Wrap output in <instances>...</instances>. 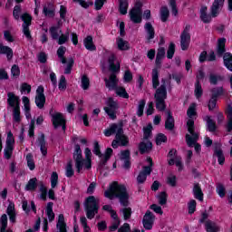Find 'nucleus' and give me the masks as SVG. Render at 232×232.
<instances>
[{
    "label": "nucleus",
    "mask_w": 232,
    "mask_h": 232,
    "mask_svg": "<svg viewBox=\"0 0 232 232\" xmlns=\"http://www.w3.org/2000/svg\"><path fill=\"white\" fill-rule=\"evenodd\" d=\"M104 197L113 200V198H119L121 206L124 207L121 210L123 215L124 220L131 218V208L130 206V193H128V188L122 184H119L118 181H113L110 184L109 188L105 190Z\"/></svg>",
    "instance_id": "1"
},
{
    "label": "nucleus",
    "mask_w": 232,
    "mask_h": 232,
    "mask_svg": "<svg viewBox=\"0 0 232 232\" xmlns=\"http://www.w3.org/2000/svg\"><path fill=\"white\" fill-rule=\"evenodd\" d=\"M105 137H111V135H116L115 139L112 140V148L117 149L119 146H127L130 144V139L128 136L124 135V129H122V124L113 123L104 130Z\"/></svg>",
    "instance_id": "2"
},
{
    "label": "nucleus",
    "mask_w": 232,
    "mask_h": 232,
    "mask_svg": "<svg viewBox=\"0 0 232 232\" xmlns=\"http://www.w3.org/2000/svg\"><path fill=\"white\" fill-rule=\"evenodd\" d=\"M85 160L82 159V150L79 144L75 145V151L73 153V159L75 160V166L78 173L82 171L84 167L86 169H92V150L90 148H86L84 150Z\"/></svg>",
    "instance_id": "3"
},
{
    "label": "nucleus",
    "mask_w": 232,
    "mask_h": 232,
    "mask_svg": "<svg viewBox=\"0 0 232 232\" xmlns=\"http://www.w3.org/2000/svg\"><path fill=\"white\" fill-rule=\"evenodd\" d=\"M109 63V70L112 72L109 78H105V86L108 90H115L119 86V79H117V75L115 73H119L121 72V63H115V54L111 53L108 59Z\"/></svg>",
    "instance_id": "4"
},
{
    "label": "nucleus",
    "mask_w": 232,
    "mask_h": 232,
    "mask_svg": "<svg viewBox=\"0 0 232 232\" xmlns=\"http://www.w3.org/2000/svg\"><path fill=\"white\" fill-rule=\"evenodd\" d=\"M101 204V199L95 198L94 196H89L85 199L84 208L86 211V217L89 220L95 218L97 213H99V208Z\"/></svg>",
    "instance_id": "5"
},
{
    "label": "nucleus",
    "mask_w": 232,
    "mask_h": 232,
    "mask_svg": "<svg viewBox=\"0 0 232 232\" xmlns=\"http://www.w3.org/2000/svg\"><path fill=\"white\" fill-rule=\"evenodd\" d=\"M162 84L156 89L154 94V99L156 101V108L160 111H164L166 110V99H168V91L166 90V82L161 81Z\"/></svg>",
    "instance_id": "6"
},
{
    "label": "nucleus",
    "mask_w": 232,
    "mask_h": 232,
    "mask_svg": "<svg viewBox=\"0 0 232 232\" xmlns=\"http://www.w3.org/2000/svg\"><path fill=\"white\" fill-rule=\"evenodd\" d=\"M187 128H188V133H190V135L189 134L186 135V142L189 148H193L194 146L195 150L197 152L200 151L201 150L200 144L197 143V140H198L199 133L195 132V130H193V120H189L187 122Z\"/></svg>",
    "instance_id": "7"
},
{
    "label": "nucleus",
    "mask_w": 232,
    "mask_h": 232,
    "mask_svg": "<svg viewBox=\"0 0 232 232\" xmlns=\"http://www.w3.org/2000/svg\"><path fill=\"white\" fill-rule=\"evenodd\" d=\"M92 151L94 155H97V157L100 158L101 168H103V166H106V163L108 162L109 159H111V155L113 154V150L111 148H108L105 151V154L102 155V153H101V146L97 141L94 142V148Z\"/></svg>",
    "instance_id": "8"
},
{
    "label": "nucleus",
    "mask_w": 232,
    "mask_h": 232,
    "mask_svg": "<svg viewBox=\"0 0 232 232\" xmlns=\"http://www.w3.org/2000/svg\"><path fill=\"white\" fill-rule=\"evenodd\" d=\"M119 110V102L114 101L113 98H109L104 107V111L109 115L110 119H117V111Z\"/></svg>",
    "instance_id": "9"
},
{
    "label": "nucleus",
    "mask_w": 232,
    "mask_h": 232,
    "mask_svg": "<svg viewBox=\"0 0 232 232\" xmlns=\"http://www.w3.org/2000/svg\"><path fill=\"white\" fill-rule=\"evenodd\" d=\"M147 162L149 163V166H144L142 169V171H140L137 177L138 184H144V182H146V179H147L148 175H151V171H152L151 168L153 167V160L151 158H148Z\"/></svg>",
    "instance_id": "10"
},
{
    "label": "nucleus",
    "mask_w": 232,
    "mask_h": 232,
    "mask_svg": "<svg viewBox=\"0 0 232 232\" xmlns=\"http://www.w3.org/2000/svg\"><path fill=\"white\" fill-rule=\"evenodd\" d=\"M23 24V34L26 37L27 41H32V33H30V25L32 24V16L28 14H24L21 16Z\"/></svg>",
    "instance_id": "11"
},
{
    "label": "nucleus",
    "mask_w": 232,
    "mask_h": 232,
    "mask_svg": "<svg viewBox=\"0 0 232 232\" xmlns=\"http://www.w3.org/2000/svg\"><path fill=\"white\" fill-rule=\"evenodd\" d=\"M52 121L54 128L62 126L63 131L66 130V119H64L63 113L55 112L54 114H52Z\"/></svg>",
    "instance_id": "12"
},
{
    "label": "nucleus",
    "mask_w": 232,
    "mask_h": 232,
    "mask_svg": "<svg viewBox=\"0 0 232 232\" xmlns=\"http://www.w3.org/2000/svg\"><path fill=\"white\" fill-rule=\"evenodd\" d=\"M180 46L181 50H188L189 48V43L191 42V35L189 34V26H186L180 35Z\"/></svg>",
    "instance_id": "13"
},
{
    "label": "nucleus",
    "mask_w": 232,
    "mask_h": 232,
    "mask_svg": "<svg viewBox=\"0 0 232 232\" xmlns=\"http://www.w3.org/2000/svg\"><path fill=\"white\" fill-rule=\"evenodd\" d=\"M130 17L132 23H142V9H140V7H134L130 12Z\"/></svg>",
    "instance_id": "14"
},
{
    "label": "nucleus",
    "mask_w": 232,
    "mask_h": 232,
    "mask_svg": "<svg viewBox=\"0 0 232 232\" xmlns=\"http://www.w3.org/2000/svg\"><path fill=\"white\" fill-rule=\"evenodd\" d=\"M155 220V216L150 211H147L145 216L143 217V226L145 229H152L153 222Z\"/></svg>",
    "instance_id": "15"
},
{
    "label": "nucleus",
    "mask_w": 232,
    "mask_h": 232,
    "mask_svg": "<svg viewBox=\"0 0 232 232\" xmlns=\"http://www.w3.org/2000/svg\"><path fill=\"white\" fill-rule=\"evenodd\" d=\"M187 115L188 117V120L187 121V123L189 122V121H193V130H195V119H197V103H191L187 111Z\"/></svg>",
    "instance_id": "16"
},
{
    "label": "nucleus",
    "mask_w": 232,
    "mask_h": 232,
    "mask_svg": "<svg viewBox=\"0 0 232 232\" xmlns=\"http://www.w3.org/2000/svg\"><path fill=\"white\" fill-rule=\"evenodd\" d=\"M225 0H215L211 6V15L212 17H217L218 14H220V10H222V6H224Z\"/></svg>",
    "instance_id": "17"
},
{
    "label": "nucleus",
    "mask_w": 232,
    "mask_h": 232,
    "mask_svg": "<svg viewBox=\"0 0 232 232\" xmlns=\"http://www.w3.org/2000/svg\"><path fill=\"white\" fill-rule=\"evenodd\" d=\"M192 193L197 200H199V202H204V192H202V188H200V184L194 183Z\"/></svg>",
    "instance_id": "18"
},
{
    "label": "nucleus",
    "mask_w": 232,
    "mask_h": 232,
    "mask_svg": "<svg viewBox=\"0 0 232 232\" xmlns=\"http://www.w3.org/2000/svg\"><path fill=\"white\" fill-rule=\"evenodd\" d=\"M43 14L45 17H54L55 15V5L52 3H47L44 5Z\"/></svg>",
    "instance_id": "19"
},
{
    "label": "nucleus",
    "mask_w": 232,
    "mask_h": 232,
    "mask_svg": "<svg viewBox=\"0 0 232 232\" xmlns=\"http://www.w3.org/2000/svg\"><path fill=\"white\" fill-rule=\"evenodd\" d=\"M7 104H9V106H11V108H19V97L15 95V93L14 92H8L7 93Z\"/></svg>",
    "instance_id": "20"
},
{
    "label": "nucleus",
    "mask_w": 232,
    "mask_h": 232,
    "mask_svg": "<svg viewBox=\"0 0 232 232\" xmlns=\"http://www.w3.org/2000/svg\"><path fill=\"white\" fill-rule=\"evenodd\" d=\"M6 213L9 217L10 222H12L13 224H15L17 214L15 213V205L13 202L9 203L6 209Z\"/></svg>",
    "instance_id": "21"
},
{
    "label": "nucleus",
    "mask_w": 232,
    "mask_h": 232,
    "mask_svg": "<svg viewBox=\"0 0 232 232\" xmlns=\"http://www.w3.org/2000/svg\"><path fill=\"white\" fill-rule=\"evenodd\" d=\"M0 54L6 55L7 61H12V59H14V50L3 44H0Z\"/></svg>",
    "instance_id": "22"
},
{
    "label": "nucleus",
    "mask_w": 232,
    "mask_h": 232,
    "mask_svg": "<svg viewBox=\"0 0 232 232\" xmlns=\"http://www.w3.org/2000/svg\"><path fill=\"white\" fill-rule=\"evenodd\" d=\"M205 229L207 232H218L220 231V226L215 221L207 220L205 221Z\"/></svg>",
    "instance_id": "23"
},
{
    "label": "nucleus",
    "mask_w": 232,
    "mask_h": 232,
    "mask_svg": "<svg viewBox=\"0 0 232 232\" xmlns=\"http://www.w3.org/2000/svg\"><path fill=\"white\" fill-rule=\"evenodd\" d=\"M145 32L147 33V41H151V39H155V28L151 23L145 24Z\"/></svg>",
    "instance_id": "24"
},
{
    "label": "nucleus",
    "mask_w": 232,
    "mask_h": 232,
    "mask_svg": "<svg viewBox=\"0 0 232 232\" xmlns=\"http://www.w3.org/2000/svg\"><path fill=\"white\" fill-rule=\"evenodd\" d=\"M83 44L86 50H89V52H95V50H97V47L93 44V37L91 35L87 36L83 40Z\"/></svg>",
    "instance_id": "25"
},
{
    "label": "nucleus",
    "mask_w": 232,
    "mask_h": 232,
    "mask_svg": "<svg viewBox=\"0 0 232 232\" xmlns=\"http://www.w3.org/2000/svg\"><path fill=\"white\" fill-rule=\"evenodd\" d=\"M214 155L218 157V162L222 166L226 162V157H224V152L220 149V144H218V148L215 149Z\"/></svg>",
    "instance_id": "26"
},
{
    "label": "nucleus",
    "mask_w": 232,
    "mask_h": 232,
    "mask_svg": "<svg viewBox=\"0 0 232 232\" xmlns=\"http://www.w3.org/2000/svg\"><path fill=\"white\" fill-rule=\"evenodd\" d=\"M116 44H117L119 50H121V51L130 50V43H128V41H126L121 37H118L116 39Z\"/></svg>",
    "instance_id": "27"
},
{
    "label": "nucleus",
    "mask_w": 232,
    "mask_h": 232,
    "mask_svg": "<svg viewBox=\"0 0 232 232\" xmlns=\"http://www.w3.org/2000/svg\"><path fill=\"white\" fill-rule=\"evenodd\" d=\"M227 123V130L232 131V107L228 105L226 110Z\"/></svg>",
    "instance_id": "28"
},
{
    "label": "nucleus",
    "mask_w": 232,
    "mask_h": 232,
    "mask_svg": "<svg viewBox=\"0 0 232 232\" xmlns=\"http://www.w3.org/2000/svg\"><path fill=\"white\" fill-rule=\"evenodd\" d=\"M56 227L57 229H59L60 232H68L66 230V222H64V215L60 214L58 216V222Z\"/></svg>",
    "instance_id": "29"
},
{
    "label": "nucleus",
    "mask_w": 232,
    "mask_h": 232,
    "mask_svg": "<svg viewBox=\"0 0 232 232\" xmlns=\"http://www.w3.org/2000/svg\"><path fill=\"white\" fill-rule=\"evenodd\" d=\"M140 153H148V151H151L153 148V144L150 140L143 141L140 143Z\"/></svg>",
    "instance_id": "30"
},
{
    "label": "nucleus",
    "mask_w": 232,
    "mask_h": 232,
    "mask_svg": "<svg viewBox=\"0 0 232 232\" xmlns=\"http://www.w3.org/2000/svg\"><path fill=\"white\" fill-rule=\"evenodd\" d=\"M38 142L42 154L44 157H46L48 153V148L46 147V141L44 140V134L41 135V137L38 139Z\"/></svg>",
    "instance_id": "31"
},
{
    "label": "nucleus",
    "mask_w": 232,
    "mask_h": 232,
    "mask_svg": "<svg viewBox=\"0 0 232 232\" xmlns=\"http://www.w3.org/2000/svg\"><path fill=\"white\" fill-rule=\"evenodd\" d=\"M200 19L203 23H211V15L208 14V7L202 6L200 9Z\"/></svg>",
    "instance_id": "32"
},
{
    "label": "nucleus",
    "mask_w": 232,
    "mask_h": 232,
    "mask_svg": "<svg viewBox=\"0 0 232 232\" xmlns=\"http://www.w3.org/2000/svg\"><path fill=\"white\" fill-rule=\"evenodd\" d=\"M168 118L165 121V128L166 130H173L175 128V119H173V116L171 115V112H167Z\"/></svg>",
    "instance_id": "33"
},
{
    "label": "nucleus",
    "mask_w": 232,
    "mask_h": 232,
    "mask_svg": "<svg viewBox=\"0 0 232 232\" xmlns=\"http://www.w3.org/2000/svg\"><path fill=\"white\" fill-rule=\"evenodd\" d=\"M46 215L49 218V222L55 220V213H53V203L49 202L46 207Z\"/></svg>",
    "instance_id": "34"
},
{
    "label": "nucleus",
    "mask_w": 232,
    "mask_h": 232,
    "mask_svg": "<svg viewBox=\"0 0 232 232\" xmlns=\"http://www.w3.org/2000/svg\"><path fill=\"white\" fill-rule=\"evenodd\" d=\"M223 60L226 68L232 72V54L229 53H226L223 56Z\"/></svg>",
    "instance_id": "35"
},
{
    "label": "nucleus",
    "mask_w": 232,
    "mask_h": 232,
    "mask_svg": "<svg viewBox=\"0 0 232 232\" xmlns=\"http://www.w3.org/2000/svg\"><path fill=\"white\" fill-rule=\"evenodd\" d=\"M205 121H207L208 131L211 133L215 132L217 130V123H215V121L211 120L209 116H206Z\"/></svg>",
    "instance_id": "36"
},
{
    "label": "nucleus",
    "mask_w": 232,
    "mask_h": 232,
    "mask_svg": "<svg viewBox=\"0 0 232 232\" xmlns=\"http://www.w3.org/2000/svg\"><path fill=\"white\" fill-rule=\"evenodd\" d=\"M226 52V38L218 40V55H222Z\"/></svg>",
    "instance_id": "37"
},
{
    "label": "nucleus",
    "mask_w": 232,
    "mask_h": 232,
    "mask_svg": "<svg viewBox=\"0 0 232 232\" xmlns=\"http://www.w3.org/2000/svg\"><path fill=\"white\" fill-rule=\"evenodd\" d=\"M159 84H160V82L159 81V70L153 69L152 70V87L154 90H157L159 88Z\"/></svg>",
    "instance_id": "38"
},
{
    "label": "nucleus",
    "mask_w": 232,
    "mask_h": 232,
    "mask_svg": "<svg viewBox=\"0 0 232 232\" xmlns=\"http://www.w3.org/2000/svg\"><path fill=\"white\" fill-rule=\"evenodd\" d=\"M26 191H35L37 189V178L31 179L25 186Z\"/></svg>",
    "instance_id": "39"
},
{
    "label": "nucleus",
    "mask_w": 232,
    "mask_h": 232,
    "mask_svg": "<svg viewBox=\"0 0 232 232\" xmlns=\"http://www.w3.org/2000/svg\"><path fill=\"white\" fill-rule=\"evenodd\" d=\"M0 232H6V227H8V216L4 214L0 218Z\"/></svg>",
    "instance_id": "40"
},
{
    "label": "nucleus",
    "mask_w": 232,
    "mask_h": 232,
    "mask_svg": "<svg viewBox=\"0 0 232 232\" xmlns=\"http://www.w3.org/2000/svg\"><path fill=\"white\" fill-rule=\"evenodd\" d=\"M114 90L118 97H121L122 99H130V94H128L124 87H117Z\"/></svg>",
    "instance_id": "41"
},
{
    "label": "nucleus",
    "mask_w": 232,
    "mask_h": 232,
    "mask_svg": "<svg viewBox=\"0 0 232 232\" xmlns=\"http://www.w3.org/2000/svg\"><path fill=\"white\" fill-rule=\"evenodd\" d=\"M212 99H218V97L222 96V95H226V92L224 91V89L222 87H217L212 89Z\"/></svg>",
    "instance_id": "42"
},
{
    "label": "nucleus",
    "mask_w": 232,
    "mask_h": 232,
    "mask_svg": "<svg viewBox=\"0 0 232 232\" xmlns=\"http://www.w3.org/2000/svg\"><path fill=\"white\" fill-rule=\"evenodd\" d=\"M46 102V97L44 95H36L35 97V104L37 108L43 110L44 108V104Z\"/></svg>",
    "instance_id": "43"
},
{
    "label": "nucleus",
    "mask_w": 232,
    "mask_h": 232,
    "mask_svg": "<svg viewBox=\"0 0 232 232\" xmlns=\"http://www.w3.org/2000/svg\"><path fill=\"white\" fill-rule=\"evenodd\" d=\"M64 53H66V47L60 46L57 50V55L62 63V64H66V57H64Z\"/></svg>",
    "instance_id": "44"
},
{
    "label": "nucleus",
    "mask_w": 232,
    "mask_h": 232,
    "mask_svg": "<svg viewBox=\"0 0 232 232\" xmlns=\"http://www.w3.org/2000/svg\"><path fill=\"white\" fill-rule=\"evenodd\" d=\"M160 14L162 23H166V21H168V18L169 17V10L166 6H162L160 8Z\"/></svg>",
    "instance_id": "45"
},
{
    "label": "nucleus",
    "mask_w": 232,
    "mask_h": 232,
    "mask_svg": "<svg viewBox=\"0 0 232 232\" xmlns=\"http://www.w3.org/2000/svg\"><path fill=\"white\" fill-rule=\"evenodd\" d=\"M24 106V111H25V117H30V99L26 96H24L22 98Z\"/></svg>",
    "instance_id": "46"
},
{
    "label": "nucleus",
    "mask_w": 232,
    "mask_h": 232,
    "mask_svg": "<svg viewBox=\"0 0 232 232\" xmlns=\"http://www.w3.org/2000/svg\"><path fill=\"white\" fill-rule=\"evenodd\" d=\"M146 106V100H140L138 104L137 115L142 117L144 115V107Z\"/></svg>",
    "instance_id": "47"
},
{
    "label": "nucleus",
    "mask_w": 232,
    "mask_h": 232,
    "mask_svg": "<svg viewBox=\"0 0 232 232\" xmlns=\"http://www.w3.org/2000/svg\"><path fill=\"white\" fill-rule=\"evenodd\" d=\"M15 144V140L14 139V134L12 131H9L7 133V138H6V146L7 148H14V145Z\"/></svg>",
    "instance_id": "48"
},
{
    "label": "nucleus",
    "mask_w": 232,
    "mask_h": 232,
    "mask_svg": "<svg viewBox=\"0 0 232 232\" xmlns=\"http://www.w3.org/2000/svg\"><path fill=\"white\" fill-rule=\"evenodd\" d=\"M120 13L121 15H126V14H128V0L120 2Z\"/></svg>",
    "instance_id": "49"
},
{
    "label": "nucleus",
    "mask_w": 232,
    "mask_h": 232,
    "mask_svg": "<svg viewBox=\"0 0 232 232\" xmlns=\"http://www.w3.org/2000/svg\"><path fill=\"white\" fill-rule=\"evenodd\" d=\"M26 160L29 169H31V171H34V169H35V162L34 161V156L30 153L27 154Z\"/></svg>",
    "instance_id": "50"
},
{
    "label": "nucleus",
    "mask_w": 232,
    "mask_h": 232,
    "mask_svg": "<svg viewBox=\"0 0 232 232\" xmlns=\"http://www.w3.org/2000/svg\"><path fill=\"white\" fill-rule=\"evenodd\" d=\"M80 223L82 224V227H83V232H92V228L88 226V219H86V217H81Z\"/></svg>",
    "instance_id": "51"
},
{
    "label": "nucleus",
    "mask_w": 232,
    "mask_h": 232,
    "mask_svg": "<svg viewBox=\"0 0 232 232\" xmlns=\"http://www.w3.org/2000/svg\"><path fill=\"white\" fill-rule=\"evenodd\" d=\"M59 182V175L57 172H53L51 175V187L52 189L57 188V184Z\"/></svg>",
    "instance_id": "52"
},
{
    "label": "nucleus",
    "mask_w": 232,
    "mask_h": 232,
    "mask_svg": "<svg viewBox=\"0 0 232 232\" xmlns=\"http://www.w3.org/2000/svg\"><path fill=\"white\" fill-rule=\"evenodd\" d=\"M58 88L60 92H66V88H67L66 77H64L63 75H62L59 80Z\"/></svg>",
    "instance_id": "53"
},
{
    "label": "nucleus",
    "mask_w": 232,
    "mask_h": 232,
    "mask_svg": "<svg viewBox=\"0 0 232 232\" xmlns=\"http://www.w3.org/2000/svg\"><path fill=\"white\" fill-rule=\"evenodd\" d=\"M216 191L221 198H224V197H226V188L224 187V185H222V183L217 184Z\"/></svg>",
    "instance_id": "54"
},
{
    "label": "nucleus",
    "mask_w": 232,
    "mask_h": 232,
    "mask_svg": "<svg viewBox=\"0 0 232 232\" xmlns=\"http://www.w3.org/2000/svg\"><path fill=\"white\" fill-rule=\"evenodd\" d=\"M194 93L197 99H200V97H202L203 91L202 85H200V82H196Z\"/></svg>",
    "instance_id": "55"
},
{
    "label": "nucleus",
    "mask_w": 232,
    "mask_h": 232,
    "mask_svg": "<svg viewBox=\"0 0 232 232\" xmlns=\"http://www.w3.org/2000/svg\"><path fill=\"white\" fill-rule=\"evenodd\" d=\"M158 200L160 206L166 205V203L168 202V194H166V192L160 193L158 196Z\"/></svg>",
    "instance_id": "56"
},
{
    "label": "nucleus",
    "mask_w": 232,
    "mask_h": 232,
    "mask_svg": "<svg viewBox=\"0 0 232 232\" xmlns=\"http://www.w3.org/2000/svg\"><path fill=\"white\" fill-rule=\"evenodd\" d=\"M39 186H40L41 198L42 200H46V195H48V189L46 188V187L43 182H40Z\"/></svg>",
    "instance_id": "57"
},
{
    "label": "nucleus",
    "mask_w": 232,
    "mask_h": 232,
    "mask_svg": "<svg viewBox=\"0 0 232 232\" xmlns=\"http://www.w3.org/2000/svg\"><path fill=\"white\" fill-rule=\"evenodd\" d=\"M70 39V34L66 33V34H62L59 37H58V44H65V43H68V40Z\"/></svg>",
    "instance_id": "58"
},
{
    "label": "nucleus",
    "mask_w": 232,
    "mask_h": 232,
    "mask_svg": "<svg viewBox=\"0 0 232 232\" xmlns=\"http://www.w3.org/2000/svg\"><path fill=\"white\" fill-rule=\"evenodd\" d=\"M12 153H14V147H5L4 150V157L7 160H10L12 159Z\"/></svg>",
    "instance_id": "59"
},
{
    "label": "nucleus",
    "mask_w": 232,
    "mask_h": 232,
    "mask_svg": "<svg viewBox=\"0 0 232 232\" xmlns=\"http://www.w3.org/2000/svg\"><path fill=\"white\" fill-rule=\"evenodd\" d=\"M65 171H66L65 172L66 177H68V178L73 177L74 171H73V165H72V161H69L67 163V166L65 168Z\"/></svg>",
    "instance_id": "60"
},
{
    "label": "nucleus",
    "mask_w": 232,
    "mask_h": 232,
    "mask_svg": "<svg viewBox=\"0 0 232 232\" xmlns=\"http://www.w3.org/2000/svg\"><path fill=\"white\" fill-rule=\"evenodd\" d=\"M21 12H22L21 5H15L14 7L13 15L16 21H19V18L21 17Z\"/></svg>",
    "instance_id": "61"
},
{
    "label": "nucleus",
    "mask_w": 232,
    "mask_h": 232,
    "mask_svg": "<svg viewBox=\"0 0 232 232\" xmlns=\"http://www.w3.org/2000/svg\"><path fill=\"white\" fill-rule=\"evenodd\" d=\"M82 90L90 88V79L86 75L82 76Z\"/></svg>",
    "instance_id": "62"
},
{
    "label": "nucleus",
    "mask_w": 232,
    "mask_h": 232,
    "mask_svg": "<svg viewBox=\"0 0 232 232\" xmlns=\"http://www.w3.org/2000/svg\"><path fill=\"white\" fill-rule=\"evenodd\" d=\"M173 55H175V44L171 43L169 45V49L167 52V57H168V59H173Z\"/></svg>",
    "instance_id": "63"
},
{
    "label": "nucleus",
    "mask_w": 232,
    "mask_h": 232,
    "mask_svg": "<svg viewBox=\"0 0 232 232\" xmlns=\"http://www.w3.org/2000/svg\"><path fill=\"white\" fill-rule=\"evenodd\" d=\"M168 140V138L166 137V135L160 133L157 135L156 137V144L157 146H160V144H162V142H166Z\"/></svg>",
    "instance_id": "64"
}]
</instances>
